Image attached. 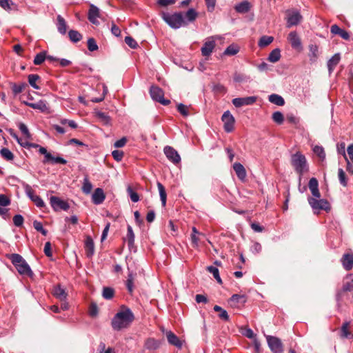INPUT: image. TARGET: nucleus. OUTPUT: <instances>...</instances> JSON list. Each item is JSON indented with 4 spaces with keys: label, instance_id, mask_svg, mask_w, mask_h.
Instances as JSON below:
<instances>
[{
    "label": "nucleus",
    "instance_id": "nucleus-19",
    "mask_svg": "<svg viewBox=\"0 0 353 353\" xmlns=\"http://www.w3.org/2000/svg\"><path fill=\"white\" fill-rule=\"evenodd\" d=\"M84 249L86 256L88 258H92L94 254L95 251L94 243L92 238L89 235L85 236L84 241Z\"/></svg>",
    "mask_w": 353,
    "mask_h": 353
},
{
    "label": "nucleus",
    "instance_id": "nucleus-18",
    "mask_svg": "<svg viewBox=\"0 0 353 353\" xmlns=\"http://www.w3.org/2000/svg\"><path fill=\"white\" fill-rule=\"evenodd\" d=\"M100 10L98 7L94 6V4H90V8L88 13V20L94 25L98 26L99 25V21H98V18H100Z\"/></svg>",
    "mask_w": 353,
    "mask_h": 353
},
{
    "label": "nucleus",
    "instance_id": "nucleus-35",
    "mask_svg": "<svg viewBox=\"0 0 353 353\" xmlns=\"http://www.w3.org/2000/svg\"><path fill=\"white\" fill-rule=\"evenodd\" d=\"M214 310L215 312H219V317L221 319H222V320H223L225 321H229L230 316H229V315L228 314V312L225 310L223 309L221 306L215 305L214 307Z\"/></svg>",
    "mask_w": 353,
    "mask_h": 353
},
{
    "label": "nucleus",
    "instance_id": "nucleus-4",
    "mask_svg": "<svg viewBox=\"0 0 353 353\" xmlns=\"http://www.w3.org/2000/svg\"><path fill=\"white\" fill-rule=\"evenodd\" d=\"M291 163L296 172L300 176L308 170L306 158L299 152L292 155Z\"/></svg>",
    "mask_w": 353,
    "mask_h": 353
},
{
    "label": "nucleus",
    "instance_id": "nucleus-51",
    "mask_svg": "<svg viewBox=\"0 0 353 353\" xmlns=\"http://www.w3.org/2000/svg\"><path fill=\"white\" fill-rule=\"evenodd\" d=\"M46 59V52L43 51L39 53H38L34 59V63L35 65H41Z\"/></svg>",
    "mask_w": 353,
    "mask_h": 353
},
{
    "label": "nucleus",
    "instance_id": "nucleus-36",
    "mask_svg": "<svg viewBox=\"0 0 353 353\" xmlns=\"http://www.w3.org/2000/svg\"><path fill=\"white\" fill-rule=\"evenodd\" d=\"M92 184L89 181L88 176H85L83 179V185L81 188L83 192L85 194H90L92 191Z\"/></svg>",
    "mask_w": 353,
    "mask_h": 353
},
{
    "label": "nucleus",
    "instance_id": "nucleus-62",
    "mask_svg": "<svg viewBox=\"0 0 353 353\" xmlns=\"http://www.w3.org/2000/svg\"><path fill=\"white\" fill-rule=\"evenodd\" d=\"M308 186L311 192L319 188L317 179L314 177L311 178L309 181Z\"/></svg>",
    "mask_w": 353,
    "mask_h": 353
},
{
    "label": "nucleus",
    "instance_id": "nucleus-63",
    "mask_svg": "<svg viewBox=\"0 0 353 353\" xmlns=\"http://www.w3.org/2000/svg\"><path fill=\"white\" fill-rule=\"evenodd\" d=\"M10 204V199L5 194H0V206L6 207Z\"/></svg>",
    "mask_w": 353,
    "mask_h": 353
},
{
    "label": "nucleus",
    "instance_id": "nucleus-30",
    "mask_svg": "<svg viewBox=\"0 0 353 353\" xmlns=\"http://www.w3.org/2000/svg\"><path fill=\"white\" fill-rule=\"evenodd\" d=\"M234 9L239 13H247L250 9V3L248 1H243L236 4Z\"/></svg>",
    "mask_w": 353,
    "mask_h": 353
},
{
    "label": "nucleus",
    "instance_id": "nucleus-1",
    "mask_svg": "<svg viewBox=\"0 0 353 353\" xmlns=\"http://www.w3.org/2000/svg\"><path fill=\"white\" fill-rule=\"evenodd\" d=\"M134 316L130 308L117 312L112 319V327L114 330L127 327L134 321Z\"/></svg>",
    "mask_w": 353,
    "mask_h": 353
},
{
    "label": "nucleus",
    "instance_id": "nucleus-49",
    "mask_svg": "<svg viewBox=\"0 0 353 353\" xmlns=\"http://www.w3.org/2000/svg\"><path fill=\"white\" fill-rule=\"evenodd\" d=\"M126 288L130 293L133 292L134 289V276L132 272H130L128 275L126 281Z\"/></svg>",
    "mask_w": 353,
    "mask_h": 353
},
{
    "label": "nucleus",
    "instance_id": "nucleus-48",
    "mask_svg": "<svg viewBox=\"0 0 353 353\" xmlns=\"http://www.w3.org/2000/svg\"><path fill=\"white\" fill-rule=\"evenodd\" d=\"M233 79L236 83H243V82L249 81L250 77L245 74L236 72V73H234V74L233 76Z\"/></svg>",
    "mask_w": 353,
    "mask_h": 353
},
{
    "label": "nucleus",
    "instance_id": "nucleus-9",
    "mask_svg": "<svg viewBox=\"0 0 353 353\" xmlns=\"http://www.w3.org/2000/svg\"><path fill=\"white\" fill-rule=\"evenodd\" d=\"M50 204L55 212L60 210L67 211L70 208V205L67 201L56 196H51L50 197Z\"/></svg>",
    "mask_w": 353,
    "mask_h": 353
},
{
    "label": "nucleus",
    "instance_id": "nucleus-46",
    "mask_svg": "<svg viewBox=\"0 0 353 353\" xmlns=\"http://www.w3.org/2000/svg\"><path fill=\"white\" fill-rule=\"evenodd\" d=\"M39 76L36 74H31L28 75V83L34 89L39 90L40 89L39 86L37 85L36 82L39 79Z\"/></svg>",
    "mask_w": 353,
    "mask_h": 353
},
{
    "label": "nucleus",
    "instance_id": "nucleus-7",
    "mask_svg": "<svg viewBox=\"0 0 353 353\" xmlns=\"http://www.w3.org/2000/svg\"><path fill=\"white\" fill-rule=\"evenodd\" d=\"M150 94L152 100L160 103L163 105H168L170 103V101L165 99L163 90L157 85H152L150 88Z\"/></svg>",
    "mask_w": 353,
    "mask_h": 353
},
{
    "label": "nucleus",
    "instance_id": "nucleus-57",
    "mask_svg": "<svg viewBox=\"0 0 353 353\" xmlns=\"http://www.w3.org/2000/svg\"><path fill=\"white\" fill-rule=\"evenodd\" d=\"M18 128L21 132V133L26 137V138L30 139L31 134L26 124H24L23 123H19L18 124Z\"/></svg>",
    "mask_w": 353,
    "mask_h": 353
},
{
    "label": "nucleus",
    "instance_id": "nucleus-60",
    "mask_svg": "<svg viewBox=\"0 0 353 353\" xmlns=\"http://www.w3.org/2000/svg\"><path fill=\"white\" fill-rule=\"evenodd\" d=\"M88 48L90 51L94 52L98 49V46L94 39L89 38L88 40Z\"/></svg>",
    "mask_w": 353,
    "mask_h": 353
},
{
    "label": "nucleus",
    "instance_id": "nucleus-59",
    "mask_svg": "<svg viewBox=\"0 0 353 353\" xmlns=\"http://www.w3.org/2000/svg\"><path fill=\"white\" fill-rule=\"evenodd\" d=\"M125 43L132 49H136L138 47L137 42L131 37L127 36L125 37Z\"/></svg>",
    "mask_w": 353,
    "mask_h": 353
},
{
    "label": "nucleus",
    "instance_id": "nucleus-37",
    "mask_svg": "<svg viewBox=\"0 0 353 353\" xmlns=\"http://www.w3.org/2000/svg\"><path fill=\"white\" fill-rule=\"evenodd\" d=\"M239 52V47L236 44H231L223 52L224 55L233 56Z\"/></svg>",
    "mask_w": 353,
    "mask_h": 353
},
{
    "label": "nucleus",
    "instance_id": "nucleus-39",
    "mask_svg": "<svg viewBox=\"0 0 353 353\" xmlns=\"http://www.w3.org/2000/svg\"><path fill=\"white\" fill-rule=\"evenodd\" d=\"M114 290L110 287H104L102 291V296L106 300H110L114 297Z\"/></svg>",
    "mask_w": 353,
    "mask_h": 353
},
{
    "label": "nucleus",
    "instance_id": "nucleus-14",
    "mask_svg": "<svg viewBox=\"0 0 353 353\" xmlns=\"http://www.w3.org/2000/svg\"><path fill=\"white\" fill-rule=\"evenodd\" d=\"M216 37L212 36L207 38L206 41L204 42L201 51V54L204 57H209L212 52H213V50L215 48L216 43H215V39Z\"/></svg>",
    "mask_w": 353,
    "mask_h": 353
},
{
    "label": "nucleus",
    "instance_id": "nucleus-10",
    "mask_svg": "<svg viewBox=\"0 0 353 353\" xmlns=\"http://www.w3.org/2000/svg\"><path fill=\"white\" fill-rule=\"evenodd\" d=\"M39 152L40 154L44 155L43 163H51L52 164L60 163L66 164L67 161L61 157H54L50 152H48L46 148L39 146Z\"/></svg>",
    "mask_w": 353,
    "mask_h": 353
},
{
    "label": "nucleus",
    "instance_id": "nucleus-8",
    "mask_svg": "<svg viewBox=\"0 0 353 353\" xmlns=\"http://www.w3.org/2000/svg\"><path fill=\"white\" fill-rule=\"evenodd\" d=\"M302 16L297 10H288L286 11V26L291 28L298 25L302 21Z\"/></svg>",
    "mask_w": 353,
    "mask_h": 353
},
{
    "label": "nucleus",
    "instance_id": "nucleus-2",
    "mask_svg": "<svg viewBox=\"0 0 353 353\" xmlns=\"http://www.w3.org/2000/svg\"><path fill=\"white\" fill-rule=\"evenodd\" d=\"M9 259L20 274L32 277L34 275L33 272L26 260L20 254H11Z\"/></svg>",
    "mask_w": 353,
    "mask_h": 353
},
{
    "label": "nucleus",
    "instance_id": "nucleus-45",
    "mask_svg": "<svg viewBox=\"0 0 353 353\" xmlns=\"http://www.w3.org/2000/svg\"><path fill=\"white\" fill-rule=\"evenodd\" d=\"M274 40V38L270 36H263L261 37L259 41V46L261 48H265L270 45Z\"/></svg>",
    "mask_w": 353,
    "mask_h": 353
},
{
    "label": "nucleus",
    "instance_id": "nucleus-16",
    "mask_svg": "<svg viewBox=\"0 0 353 353\" xmlns=\"http://www.w3.org/2000/svg\"><path fill=\"white\" fill-rule=\"evenodd\" d=\"M166 157L174 164H177L181 161V157L177 151L171 146H165L163 149Z\"/></svg>",
    "mask_w": 353,
    "mask_h": 353
},
{
    "label": "nucleus",
    "instance_id": "nucleus-21",
    "mask_svg": "<svg viewBox=\"0 0 353 353\" xmlns=\"http://www.w3.org/2000/svg\"><path fill=\"white\" fill-rule=\"evenodd\" d=\"M341 262L343 268L347 271H350L353 268V254H344L341 259Z\"/></svg>",
    "mask_w": 353,
    "mask_h": 353
},
{
    "label": "nucleus",
    "instance_id": "nucleus-40",
    "mask_svg": "<svg viewBox=\"0 0 353 353\" xmlns=\"http://www.w3.org/2000/svg\"><path fill=\"white\" fill-rule=\"evenodd\" d=\"M350 323L349 322H345L341 328V337L345 338V339H350L353 335L349 332L348 327H349Z\"/></svg>",
    "mask_w": 353,
    "mask_h": 353
},
{
    "label": "nucleus",
    "instance_id": "nucleus-26",
    "mask_svg": "<svg viewBox=\"0 0 353 353\" xmlns=\"http://www.w3.org/2000/svg\"><path fill=\"white\" fill-rule=\"evenodd\" d=\"M233 169L236 172L237 177L243 181L246 177V171L243 165L240 163H235L233 165Z\"/></svg>",
    "mask_w": 353,
    "mask_h": 353
},
{
    "label": "nucleus",
    "instance_id": "nucleus-12",
    "mask_svg": "<svg viewBox=\"0 0 353 353\" xmlns=\"http://www.w3.org/2000/svg\"><path fill=\"white\" fill-rule=\"evenodd\" d=\"M23 188L26 195L38 208H41L46 205L43 199L39 196L34 194V190L30 185L23 183Z\"/></svg>",
    "mask_w": 353,
    "mask_h": 353
},
{
    "label": "nucleus",
    "instance_id": "nucleus-3",
    "mask_svg": "<svg viewBox=\"0 0 353 353\" xmlns=\"http://www.w3.org/2000/svg\"><path fill=\"white\" fill-rule=\"evenodd\" d=\"M161 17L163 21L174 29H178L187 24L181 12H175L174 14L163 12Z\"/></svg>",
    "mask_w": 353,
    "mask_h": 353
},
{
    "label": "nucleus",
    "instance_id": "nucleus-25",
    "mask_svg": "<svg viewBox=\"0 0 353 353\" xmlns=\"http://www.w3.org/2000/svg\"><path fill=\"white\" fill-rule=\"evenodd\" d=\"M308 57L310 61L313 63H315L319 57V47L315 44L309 45Z\"/></svg>",
    "mask_w": 353,
    "mask_h": 353
},
{
    "label": "nucleus",
    "instance_id": "nucleus-31",
    "mask_svg": "<svg viewBox=\"0 0 353 353\" xmlns=\"http://www.w3.org/2000/svg\"><path fill=\"white\" fill-rule=\"evenodd\" d=\"M269 101L279 106H283L285 104L284 99L277 94H272L268 97Z\"/></svg>",
    "mask_w": 353,
    "mask_h": 353
},
{
    "label": "nucleus",
    "instance_id": "nucleus-50",
    "mask_svg": "<svg viewBox=\"0 0 353 353\" xmlns=\"http://www.w3.org/2000/svg\"><path fill=\"white\" fill-rule=\"evenodd\" d=\"M97 117L99 119H100L104 124L109 125L111 121L110 117L105 112H98L97 113Z\"/></svg>",
    "mask_w": 353,
    "mask_h": 353
},
{
    "label": "nucleus",
    "instance_id": "nucleus-34",
    "mask_svg": "<svg viewBox=\"0 0 353 353\" xmlns=\"http://www.w3.org/2000/svg\"><path fill=\"white\" fill-rule=\"evenodd\" d=\"M125 239L128 241V247L130 248L133 246L134 243V234L132 230V228L128 225L127 228V234Z\"/></svg>",
    "mask_w": 353,
    "mask_h": 353
},
{
    "label": "nucleus",
    "instance_id": "nucleus-32",
    "mask_svg": "<svg viewBox=\"0 0 353 353\" xmlns=\"http://www.w3.org/2000/svg\"><path fill=\"white\" fill-rule=\"evenodd\" d=\"M157 188L159 192L160 199L162 203L163 207H165L166 205V199H167V194L165 190L164 186L160 182H157Z\"/></svg>",
    "mask_w": 353,
    "mask_h": 353
},
{
    "label": "nucleus",
    "instance_id": "nucleus-22",
    "mask_svg": "<svg viewBox=\"0 0 353 353\" xmlns=\"http://www.w3.org/2000/svg\"><path fill=\"white\" fill-rule=\"evenodd\" d=\"M166 337L170 344L174 345L179 349L182 347V342L180 341L179 337L172 331H168L166 332Z\"/></svg>",
    "mask_w": 353,
    "mask_h": 353
},
{
    "label": "nucleus",
    "instance_id": "nucleus-61",
    "mask_svg": "<svg viewBox=\"0 0 353 353\" xmlns=\"http://www.w3.org/2000/svg\"><path fill=\"white\" fill-rule=\"evenodd\" d=\"M177 110L184 117H188L189 115L188 107L183 103H179L177 105Z\"/></svg>",
    "mask_w": 353,
    "mask_h": 353
},
{
    "label": "nucleus",
    "instance_id": "nucleus-54",
    "mask_svg": "<svg viewBox=\"0 0 353 353\" xmlns=\"http://www.w3.org/2000/svg\"><path fill=\"white\" fill-rule=\"evenodd\" d=\"M185 17L189 22L194 21L196 17L197 12L193 8H190L185 13Z\"/></svg>",
    "mask_w": 353,
    "mask_h": 353
},
{
    "label": "nucleus",
    "instance_id": "nucleus-58",
    "mask_svg": "<svg viewBox=\"0 0 353 353\" xmlns=\"http://www.w3.org/2000/svg\"><path fill=\"white\" fill-rule=\"evenodd\" d=\"M338 175H339V179L340 183L343 186L345 187L347 185V180H346V177H345V173L342 168L339 169Z\"/></svg>",
    "mask_w": 353,
    "mask_h": 353
},
{
    "label": "nucleus",
    "instance_id": "nucleus-15",
    "mask_svg": "<svg viewBox=\"0 0 353 353\" xmlns=\"http://www.w3.org/2000/svg\"><path fill=\"white\" fill-rule=\"evenodd\" d=\"M288 40L293 49L299 52L302 51L303 46L301 40L296 31H292L289 33Z\"/></svg>",
    "mask_w": 353,
    "mask_h": 353
},
{
    "label": "nucleus",
    "instance_id": "nucleus-38",
    "mask_svg": "<svg viewBox=\"0 0 353 353\" xmlns=\"http://www.w3.org/2000/svg\"><path fill=\"white\" fill-rule=\"evenodd\" d=\"M159 347V342L154 339H148L145 343V347L150 350H157Z\"/></svg>",
    "mask_w": 353,
    "mask_h": 353
},
{
    "label": "nucleus",
    "instance_id": "nucleus-43",
    "mask_svg": "<svg viewBox=\"0 0 353 353\" xmlns=\"http://www.w3.org/2000/svg\"><path fill=\"white\" fill-rule=\"evenodd\" d=\"M68 36L71 41L77 43L81 40L82 35L77 30H71L68 32Z\"/></svg>",
    "mask_w": 353,
    "mask_h": 353
},
{
    "label": "nucleus",
    "instance_id": "nucleus-29",
    "mask_svg": "<svg viewBox=\"0 0 353 353\" xmlns=\"http://www.w3.org/2000/svg\"><path fill=\"white\" fill-rule=\"evenodd\" d=\"M53 295L60 301H65L67 298L68 294L64 288L60 285H57L54 289Z\"/></svg>",
    "mask_w": 353,
    "mask_h": 353
},
{
    "label": "nucleus",
    "instance_id": "nucleus-13",
    "mask_svg": "<svg viewBox=\"0 0 353 353\" xmlns=\"http://www.w3.org/2000/svg\"><path fill=\"white\" fill-rule=\"evenodd\" d=\"M221 120L225 132H231L233 131L235 120L229 110L224 112L221 117Z\"/></svg>",
    "mask_w": 353,
    "mask_h": 353
},
{
    "label": "nucleus",
    "instance_id": "nucleus-52",
    "mask_svg": "<svg viewBox=\"0 0 353 353\" xmlns=\"http://www.w3.org/2000/svg\"><path fill=\"white\" fill-rule=\"evenodd\" d=\"M273 121L276 123L277 124H281L283 123L284 121V117L281 112L280 111H276L272 114V117Z\"/></svg>",
    "mask_w": 353,
    "mask_h": 353
},
{
    "label": "nucleus",
    "instance_id": "nucleus-64",
    "mask_svg": "<svg viewBox=\"0 0 353 353\" xmlns=\"http://www.w3.org/2000/svg\"><path fill=\"white\" fill-rule=\"evenodd\" d=\"M13 223L15 226L20 227L23 223V217L21 214H16L13 217Z\"/></svg>",
    "mask_w": 353,
    "mask_h": 353
},
{
    "label": "nucleus",
    "instance_id": "nucleus-53",
    "mask_svg": "<svg viewBox=\"0 0 353 353\" xmlns=\"http://www.w3.org/2000/svg\"><path fill=\"white\" fill-rule=\"evenodd\" d=\"M127 192L132 202L137 203L139 201V194L134 192L130 186L128 187Z\"/></svg>",
    "mask_w": 353,
    "mask_h": 353
},
{
    "label": "nucleus",
    "instance_id": "nucleus-44",
    "mask_svg": "<svg viewBox=\"0 0 353 353\" xmlns=\"http://www.w3.org/2000/svg\"><path fill=\"white\" fill-rule=\"evenodd\" d=\"M1 157L7 161H12L14 159L13 153L8 148H3L0 150Z\"/></svg>",
    "mask_w": 353,
    "mask_h": 353
},
{
    "label": "nucleus",
    "instance_id": "nucleus-20",
    "mask_svg": "<svg viewBox=\"0 0 353 353\" xmlns=\"http://www.w3.org/2000/svg\"><path fill=\"white\" fill-rule=\"evenodd\" d=\"M105 199V195L102 188H97L92 195V201L95 205L101 204Z\"/></svg>",
    "mask_w": 353,
    "mask_h": 353
},
{
    "label": "nucleus",
    "instance_id": "nucleus-6",
    "mask_svg": "<svg viewBox=\"0 0 353 353\" xmlns=\"http://www.w3.org/2000/svg\"><path fill=\"white\" fill-rule=\"evenodd\" d=\"M268 345L272 353H283V345L281 340L274 336L265 334Z\"/></svg>",
    "mask_w": 353,
    "mask_h": 353
},
{
    "label": "nucleus",
    "instance_id": "nucleus-42",
    "mask_svg": "<svg viewBox=\"0 0 353 353\" xmlns=\"http://www.w3.org/2000/svg\"><path fill=\"white\" fill-rule=\"evenodd\" d=\"M25 104L33 109L40 110L41 111H44L46 109V105L43 101H39L37 103L25 102Z\"/></svg>",
    "mask_w": 353,
    "mask_h": 353
},
{
    "label": "nucleus",
    "instance_id": "nucleus-33",
    "mask_svg": "<svg viewBox=\"0 0 353 353\" xmlns=\"http://www.w3.org/2000/svg\"><path fill=\"white\" fill-rule=\"evenodd\" d=\"M280 58L281 50L279 48H275L269 54L268 60L272 63H276L279 61Z\"/></svg>",
    "mask_w": 353,
    "mask_h": 353
},
{
    "label": "nucleus",
    "instance_id": "nucleus-56",
    "mask_svg": "<svg viewBox=\"0 0 353 353\" xmlns=\"http://www.w3.org/2000/svg\"><path fill=\"white\" fill-rule=\"evenodd\" d=\"M33 226L37 231L41 232L43 236L47 235L48 231L43 228V225L41 222L38 221H34L33 222Z\"/></svg>",
    "mask_w": 353,
    "mask_h": 353
},
{
    "label": "nucleus",
    "instance_id": "nucleus-23",
    "mask_svg": "<svg viewBox=\"0 0 353 353\" xmlns=\"http://www.w3.org/2000/svg\"><path fill=\"white\" fill-rule=\"evenodd\" d=\"M330 32L333 34H338L345 40L350 39L349 33L343 29H341L339 26L334 24L330 28Z\"/></svg>",
    "mask_w": 353,
    "mask_h": 353
},
{
    "label": "nucleus",
    "instance_id": "nucleus-11",
    "mask_svg": "<svg viewBox=\"0 0 353 353\" xmlns=\"http://www.w3.org/2000/svg\"><path fill=\"white\" fill-rule=\"evenodd\" d=\"M308 203L313 210H324L325 211L330 210V205L326 199H318L312 197L308 198Z\"/></svg>",
    "mask_w": 353,
    "mask_h": 353
},
{
    "label": "nucleus",
    "instance_id": "nucleus-47",
    "mask_svg": "<svg viewBox=\"0 0 353 353\" xmlns=\"http://www.w3.org/2000/svg\"><path fill=\"white\" fill-rule=\"evenodd\" d=\"M314 153L317 155L319 159L323 161L325 159V152L322 146L315 145L313 148Z\"/></svg>",
    "mask_w": 353,
    "mask_h": 353
},
{
    "label": "nucleus",
    "instance_id": "nucleus-27",
    "mask_svg": "<svg viewBox=\"0 0 353 353\" xmlns=\"http://www.w3.org/2000/svg\"><path fill=\"white\" fill-rule=\"evenodd\" d=\"M0 6L6 11L18 10L17 5L12 0H0Z\"/></svg>",
    "mask_w": 353,
    "mask_h": 353
},
{
    "label": "nucleus",
    "instance_id": "nucleus-5",
    "mask_svg": "<svg viewBox=\"0 0 353 353\" xmlns=\"http://www.w3.org/2000/svg\"><path fill=\"white\" fill-rule=\"evenodd\" d=\"M351 291H353V274H349L345 277L342 288L336 294L338 308L341 307L344 294Z\"/></svg>",
    "mask_w": 353,
    "mask_h": 353
},
{
    "label": "nucleus",
    "instance_id": "nucleus-55",
    "mask_svg": "<svg viewBox=\"0 0 353 353\" xmlns=\"http://www.w3.org/2000/svg\"><path fill=\"white\" fill-rule=\"evenodd\" d=\"M192 234L191 235V240L192 243L194 247H197L199 245V238L196 236L197 234H199V232L196 230L195 227H193L192 229Z\"/></svg>",
    "mask_w": 353,
    "mask_h": 353
},
{
    "label": "nucleus",
    "instance_id": "nucleus-41",
    "mask_svg": "<svg viewBox=\"0 0 353 353\" xmlns=\"http://www.w3.org/2000/svg\"><path fill=\"white\" fill-rule=\"evenodd\" d=\"M10 85H11V88H12L13 94L14 95H17V94L21 93L27 85L25 83H21L19 84H17L14 83H10Z\"/></svg>",
    "mask_w": 353,
    "mask_h": 353
},
{
    "label": "nucleus",
    "instance_id": "nucleus-24",
    "mask_svg": "<svg viewBox=\"0 0 353 353\" xmlns=\"http://www.w3.org/2000/svg\"><path fill=\"white\" fill-rule=\"evenodd\" d=\"M341 59L339 53L334 54L327 61V66L330 74L333 72L335 67L338 65Z\"/></svg>",
    "mask_w": 353,
    "mask_h": 353
},
{
    "label": "nucleus",
    "instance_id": "nucleus-28",
    "mask_svg": "<svg viewBox=\"0 0 353 353\" xmlns=\"http://www.w3.org/2000/svg\"><path fill=\"white\" fill-rule=\"evenodd\" d=\"M57 28L58 32L61 34H65L68 28L65 20L59 14L57 16Z\"/></svg>",
    "mask_w": 353,
    "mask_h": 353
},
{
    "label": "nucleus",
    "instance_id": "nucleus-17",
    "mask_svg": "<svg viewBox=\"0 0 353 353\" xmlns=\"http://www.w3.org/2000/svg\"><path fill=\"white\" fill-rule=\"evenodd\" d=\"M256 101V97H238L232 99V104L236 107L240 108L244 105H250L254 103Z\"/></svg>",
    "mask_w": 353,
    "mask_h": 353
}]
</instances>
